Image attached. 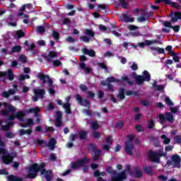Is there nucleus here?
I'll return each instance as SVG.
<instances>
[{
  "instance_id": "obj_18",
  "label": "nucleus",
  "mask_w": 181,
  "mask_h": 181,
  "mask_svg": "<svg viewBox=\"0 0 181 181\" xmlns=\"http://www.w3.org/2000/svg\"><path fill=\"white\" fill-rule=\"evenodd\" d=\"M42 175H44V177L46 181H52L53 177V172H52L51 170H46V168H45V171Z\"/></svg>"
},
{
  "instance_id": "obj_35",
  "label": "nucleus",
  "mask_w": 181,
  "mask_h": 181,
  "mask_svg": "<svg viewBox=\"0 0 181 181\" xmlns=\"http://www.w3.org/2000/svg\"><path fill=\"white\" fill-rule=\"evenodd\" d=\"M142 11V16H144L148 21V19H149V18H151V16H152V15H153V12H148L145 10H141Z\"/></svg>"
},
{
  "instance_id": "obj_9",
  "label": "nucleus",
  "mask_w": 181,
  "mask_h": 181,
  "mask_svg": "<svg viewBox=\"0 0 181 181\" xmlns=\"http://www.w3.org/2000/svg\"><path fill=\"white\" fill-rule=\"evenodd\" d=\"M147 159L149 162L159 163V151L149 150Z\"/></svg>"
},
{
  "instance_id": "obj_57",
  "label": "nucleus",
  "mask_w": 181,
  "mask_h": 181,
  "mask_svg": "<svg viewBox=\"0 0 181 181\" xmlns=\"http://www.w3.org/2000/svg\"><path fill=\"white\" fill-rule=\"evenodd\" d=\"M127 138H128V140L126 141V142H129V144H132V142L134 141V135L128 134Z\"/></svg>"
},
{
  "instance_id": "obj_10",
  "label": "nucleus",
  "mask_w": 181,
  "mask_h": 181,
  "mask_svg": "<svg viewBox=\"0 0 181 181\" xmlns=\"http://www.w3.org/2000/svg\"><path fill=\"white\" fill-rule=\"evenodd\" d=\"M181 158L179 155L175 154L171 157V160L168 161V165L173 168H180Z\"/></svg>"
},
{
  "instance_id": "obj_13",
  "label": "nucleus",
  "mask_w": 181,
  "mask_h": 181,
  "mask_svg": "<svg viewBox=\"0 0 181 181\" xmlns=\"http://www.w3.org/2000/svg\"><path fill=\"white\" fill-rule=\"evenodd\" d=\"M110 176H111V181H122L127 179V173H125V171H122L119 173L117 172L116 175H113Z\"/></svg>"
},
{
  "instance_id": "obj_3",
  "label": "nucleus",
  "mask_w": 181,
  "mask_h": 181,
  "mask_svg": "<svg viewBox=\"0 0 181 181\" xmlns=\"http://www.w3.org/2000/svg\"><path fill=\"white\" fill-rule=\"evenodd\" d=\"M132 77L134 79V81L137 86H142L145 81L149 83L151 81V74L147 70L142 72V75H138L136 72L133 71L132 73Z\"/></svg>"
},
{
  "instance_id": "obj_39",
  "label": "nucleus",
  "mask_w": 181,
  "mask_h": 181,
  "mask_svg": "<svg viewBox=\"0 0 181 181\" xmlns=\"http://www.w3.org/2000/svg\"><path fill=\"white\" fill-rule=\"evenodd\" d=\"M84 33L88 36H90V37H94V35H95V33L93 32V30H90V29L85 30Z\"/></svg>"
},
{
  "instance_id": "obj_1",
  "label": "nucleus",
  "mask_w": 181,
  "mask_h": 181,
  "mask_svg": "<svg viewBox=\"0 0 181 181\" xmlns=\"http://www.w3.org/2000/svg\"><path fill=\"white\" fill-rule=\"evenodd\" d=\"M5 110H1V114L3 117H7L8 121H13L16 118L18 119L21 122H23V119L26 115L24 112L19 111L16 114V108L12 105H9L6 103H4Z\"/></svg>"
},
{
  "instance_id": "obj_63",
  "label": "nucleus",
  "mask_w": 181,
  "mask_h": 181,
  "mask_svg": "<svg viewBox=\"0 0 181 181\" xmlns=\"http://www.w3.org/2000/svg\"><path fill=\"white\" fill-rule=\"evenodd\" d=\"M138 22H145V21H148L144 16H141L139 18H137Z\"/></svg>"
},
{
  "instance_id": "obj_54",
  "label": "nucleus",
  "mask_w": 181,
  "mask_h": 181,
  "mask_svg": "<svg viewBox=\"0 0 181 181\" xmlns=\"http://www.w3.org/2000/svg\"><path fill=\"white\" fill-rule=\"evenodd\" d=\"M33 144L35 145H42V144H45V141L40 139H34Z\"/></svg>"
},
{
  "instance_id": "obj_8",
  "label": "nucleus",
  "mask_w": 181,
  "mask_h": 181,
  "mask_svg": "<svg viewBox=\"0 0 181 181\" xmlns=\"http://www.w3.org/2000/svg\"><path fill=\"white\" fill-rule=\"evenodd\" d=\"M88 162H90V160L87 157H83L76 160V162L72 163L71 168V169H80V168H83V166L88 163Z\"/></svg>"
},
{
  "instance_id": "obj_45",
  "label": "nucleus",
  "mask_w": 181,
  "mask_h": 181,
  "mask_svg": "<svg viewBox=\"0 0 181 181\" xmlns=\"http://www.w3.org/2000/svg\"><path fill=\"white\" fill-rule=\"evenodd\" d=\"M86 94L88 95V98H90L91 100L94 99L95 97V93L92 91H86Z\"/></svg>"
},
{
  "instance_id": "obj_52",
  "label": "nucleus",
  "mask_w": 181,
  "mask_h": 181,
  "mask_svg": "<svg viewBox=\"0 0 181 181\" xmlns=\"http://www.w3.org/2000/svg\"><path fill=\"white\" fill-rule=\"evenodd\" d=\"M6 138H8V139H12V138H15V134L11 132H8L5 134Z\"/></svg>"
},
{
  "instance_id": "obj_43",
  "label": "nucleus",
  "mask_w": 181,
  "mask_h": 181,
  "mask_svg": "<svg viewBox=\"0 0 181 181\" xmlns=\"http://www.w3.org/2000/svg\"><path fill=\"white\" fill-rule=\"evenodd\" d=\"M164 98L167 105H169L170 107H172V105H173V102H172V100H170V98H169V97L165 96Z\"/></svg>"
},
{
  "instance_id": "obj_59",
  "label": "nucleus",
  "mask_w": 181,
  "mask_h": 181,
  "mask_svg": "<svg viewBox=\"0 0 181 181\" xmlns=\"http://www.w3.org/2000/svg\"><path fill=\"white\" fill-rule=\"evenodd\" d=\"M104 98V91L100 90H98V98L99 100H101V98Z\"/></svg>"
},
{
  "instance_id": "obj_22",
  "label": "nucleus",
  "mask_w": 181,
  "mask_h": 181,
  "mask_svg": "<svg viewBox=\"0 0 181 181\" xmlns=\"http://www.w3.org/2000/svg\"><path fill=\"white\" fill-rule=\"evenodd\" d=\"M171 21L172 22H177L179 19H181V13L180 12H175L170 13Z\"/></svg>"
},
{
  "instance_id": "obj_5",
  "label": "nucleus",
  "mask_w": 181,
  "mask_h": 181,
  "mask_svg": "<svg viewBox=\"0 0 181 181\" xmlns=\"http://www.w3.org/2000/svg\"><path fill=\"white\" fill-rule=\"evenodd\" d=\"M75 98L78 104H80L82 107H86L88 108L85 109L83 112H86L87 115L91 117V115H93V112H91V110H90V107H91V102H90L87 98L83 99V96H81L80 94H76L75 95Z\"/></svg>"
},
{
  "instance_id": "obj_34",
  "label": "nucleus",
  "mask_w": 181,
  "mask_h": 181,
  "mask_svg": "<svg viewBox=\"0 0 181 181\" xmlns=\"http://www.w3.org/2000/svg\"><path fill=\"white\" fill-rule=\"evenodd\" d=\"M123 21L124 22H126V23H128V22H130V23H132L134 22V18L132 17V18H129V16H128V14H123Z\"/></svg>"
},
{
  "instance_id": "obj_44",
  "label": "nucleus",
  "mask_w": 181,
  "mask_h": 181,
  "mask_svg": "<svg viewBox=\"0 0 181 181\" xmlns=\"http://www.w3.org/2000/svg\"><path fill=\"white\" fill-rule=\"evenodd\" d=\"M161 139H163V142L165 144V145L170 143V139L166 137V135H163L161 136Z\"/></svg>"
},
{
  "instance_id": "obj_23",
  "label": "nucleus",
  "mask_w": 181,
  "mask_h": 181,
  "mask_svg": "<svg viewBox=\"0 0 181 181\" xmlns=\"http://www.w3.org/2000/svg\"><path fill=\"white\" fill-rule=\"evenodd\" d=\"M13 125H14V123L13 120H11V122H7L6 125H1V131H4V132L9 131L11 127H13Z\"/></svg>"
},
{
  "instance_id": "obj_21",
  "label": "nucleus",
  "mask_w": 181,
  "mask_h": 181,
  "mask_svg": "<svg viewBox=\"0 0 181 181\" xmlns=\"http://www.w3.org/2000/svg\"><path fill=\"white\" fill-rule=\"evenodd\" d=\"M79 139H81L83 141H87L88 138L87 137V135H88V132L83 130H80L78 133Z\"/></svg>"
},
{
  "instance_id": "obj_50",
  "label": "nucleus",
  "mask_w": 181,
  "mask_h": 181,
  "mask_svg": "<svg viewBox=\"0 0 181 181\" xmlns=\"http://www.w3.org/2000/svg\"><path fill=\"white\" fill-rule=\"evenodd\" d=\"M98 65L99 66V67H100L101 69H103L104 70H105L106 71H108V67L107 66V65H105V63L103 62H100L98 64Z\"/></svg>"
},
{
  "instance_id": "obj_28",
  "label": "nucleus",
  "mask_w": 181,
  "mask_h": 181,
  "mask_svg": "<svg viewBox=\"0 0 181 181\" xmlns=\"http://www.w3.org/2000/svg\"><path fill=\"white\" fill-rule=\"evenodd\" d=\"M143 169L145 173H146L147 175H149L150 176H152V175H153V170H152L151 166H144Z\"/></svg>"
},
{
  "instance_id": "obj_64",
  "label": "nucleus",
  "mask_w": 181,
  "mask_h": 181,
  "mask_svg": "<svg viewBox=\"0 0 181 181\" xmlns=\"http://www.w3.org/2000/svg\"><path fill=\"white\" fill-rule=\"evenodd\" d=\"M176 144H181V136H177L175 138Z\"/></svg>"
},
{
  "instance_id": "obj_30",
  "label": "nucleus",
  "mask_w": 181,
  "mask_h": 181,
  "mask_svg": "<svg viewBox=\"0 0 181 181\" xmlns=\"http://www.w3.org/2000/svg\"><path fill=\"white\" fill-rule=\"evenodd\" d=\"M90 128L93 129V131H97L98 128H100V124H98V122L93 121L90 122Z\"/></svg>"
},
{
  "instance_id": "obj_40",
  "label": "nucleus",
  "mask_w": 181,
  "mask_h": 181,
  "mask_svg": "<svg viewBox=\"0 0 181 181\" xmlns=\"http://www.w3.org/2000/svg\"><path fill=\"white\" fill-rule=\"evenodd\" d=\"M125 95H128V96H129V95H139L138 92H135L132 90H126L125 91Z\"/></svg>"
},
{
  "instance_id": "obj_46",
  "label": "nucleus",
  "mask_w": 181,
  "mask_h": 181,
  "mask_svg": "<svg viewBox=\"0 0 181 181\" xmlns=\"http://www.w3.org/2000/svg\"><path fill=\"white\" fill-rule=\"evenodd\" d=\"M52 37L55 40H59L60 39V34L57 31H53L52 32Z\"/></svg>"
},
{
  "instance_id": "obj_58",
  "label": "nucleus",
  "mask_w": 181,
  "mask_h": 181,
  "mask_svg": "<svg viewBox=\"0 0 181 181\" xmlns=\"http://www.w3.org/2000/svg\"><path fill=\"white\" fill-rule=\"evenodd\" d=\"M105 141L107 145H112V137L111 136H108Z\"/></svg>"
},
{
  "instance_id": "obj_53",
  "label": "nucleus",
  "mask_w": 181,
  "mask_h": 181,
  "mask_svg": "<svg viewBox=\"0 0 181 181\" xmlns=\"http://www.w3.org/2000/svg\"><path fill=\"white\" fill-rule=\"evenodd\" d=\"M171 56L173 57L174 62H179L180 57H179V55L173 52V54H171Z\"/></svg>"
},
{
  "instance_id": "obj_42",
  "label": "nucleus",
  "mask_w": 181,
  "mask_h": 181,
  "mask_svg": "<svg viewBox=\"0 0 181 181\" xmlns=\"http://www.w3.org/2000/svg\"><path fill=\"white\" fill-rule=\"evenodd\" d=\"M36 29L38 33H45V32H46V28L42 25L37 26Z\"/></svg>"
},
{
  "instance_id": "obj_20",
  "label": "nucleus",
  "mask_w": 181,
  "mask_h": 181,
  "mask_svg": "<svg viewBox=\"0 0 181 181\" xmlns=\"http://www.w3.org/2000/svg\"><path fill=\"white\" fill-rule=\"evenodd\" d=\"M82 52L83 54H87L90 57H95V51L94 49H88L87 48H83Z\"/></svg>"
},
{
  "instance_id": "obj_55",
  "label": "nucleus",
  "mask_w": 181,
  "mask_h": 181,
  "mask_svg": "<svg viewBox=\"0 0 181 181\" xmlns=\"http://www.w3.org/2000/svg\"><path fill=\"white\" fill-rule=\"evenodd\" d=\"M102 148L103 149H104V151H106L107 152H110V149H111L110 144H103Z\"/></svg>"
},
{
  "instance_id": "obj_15",
  "label": "nucleus",
  "mask_w": 181,
  "mask_h": 181,
  "mask_svg": "<svg viewBox=\"0 0 181 181\" xmlns=\"http://www.w3.org/2000/svg\"><path fill=\"white\" fill-rule=\"evenodd\" d=\"M124 146V151L127 155H134V151H135V146H134L133 143L125 142Z\"/></svg>"
},
{
  "instance_id": "obj_24",
  "label": "nucleus",
  "mask_w": 181,
  "mask_h": 181,
  "mask_svg": "<svg viewBox=\"0 0 181 181\" xmlns=\"http://www.w3.org/2000/svg\"><path fill=\"white\" fill-rule=\"evenodd\" d=\"M117 98L122 101V100H125V88H120L119 90V94L117 95Z\"/></svg>"
},
{
  "instance_id": "obj_32",
  "label": "nucleus",
  "mask_w": 181,
  "mask_h": 181,
  "mask_svg": "<svg viewBox=\"0 0 181 181\" xmlns=\"http://www.w3.org/2000/svg\"><path fill=\"white\" fill-rule=\"evenodd\" d=\"M121 81L127 83L129 86H134V81H130L128 76H122L121 78Z\"/></svg>"
},
{
  "instance_id": "obj_7",
  "label": "nucleus",
  "mask_w": 181,
  "mask_h": 181,
  "mask_svg": "<svg viewBox=\"0 0 181 181\" xmlns=\"http://www.w3.org/2000/svg\"><path fill=\"white\" fill-rule=\"evenodd\" d=\"M33 93L35 95L32 97V100L34 103L39 101V99L43 100V98H45V95H46V90L43 88H35L33 90Z\"/></svg>"
},
{
  "instance_id": "obj_49",
  "label": "nucleus",
  "mask_w": 181,
  "mask_h": 181,
  "mask_svg": "<svg viewBox=\"0 0 181 181\" xmlns=\"http://www.w3.org/2000/svg\"><path fill=\"white\" fill-rule=\"evenodd\" d=\"M152 87L155 91H159V85H158V81H154Z\"/></svg>"
},
{
  "instance_id": "obj_51",
  "label": "nucleus",
  "mask_w": 181,
  "mask_h": 181,
  "mask_svg": "<svg viewBox=\"0 0 181 181\" xmlns=\"http://www.w3.org/2000/svg\"><path fill=\"white\" fill-rule=\"evenodd\" d=\"M80 39H81V40H82L85 43H88V42H90V37H88L87 36L81 35L80 37Z\"/></svg>"
},
{
  "instance_id": "obj_4",
  "label": "nucleus",
  "mask_w": 181,
  "mask_h": 181,
  "mask_svg": "<svg viewBox=\"0 0 181 181\" xmlns=\"http://www.w3.org/2000/svg\"><path fill=\"white\" fill-rule=\"evenodd\" d=\"M37 77L42 82V84H46L47 83L49 94H50V95H54V94H56V90L54 89V86H53V79L50 78L49 75H45L43 73H40Z\"/></svg>"
},
{
  "instance_id": "obj_60",
  "label": "nucleus",
  "mask_w": 181,
  "mask_h": 181,
  "mask_svg": "<svg viewBox=\"0 0 181 181\" xmlns=\"http://www.w3.org/2000/svg\"><path fill=\"white\" fill-rule=\"evenodd\" d=\"M135 128L137 130V132H144V128H142L141 124L136 125Z\"/></svg>"
},
{
  "instance_id": "obj_48",
  "label": "nucleus",
  "mask_w": 181,
  "mask_h": 181,
  "mask_svg": "<svg viewBox=\"0 0 181 181\" xmlns=\"http://www.w3.org/2000/svg\"><path fill=\"white\" fill-rule=\"evenodd\" d=\"M52 63L54 67H60V66H62V62L59 59L54 60Z\"/></svg>"
},
{
  "instance_id": "obj_47",
  "label": "nucleus",
  "mask_w": 181,
  "mask_h": 181,
  "mask_svg": "<svg viewBox=\"0 0 181 181\" xmlns=\"http://www.w3.org/2000/svg\"><path fill=\"white\" fill-rule=\"evenodd\" d=\"M107 83L111 84V83H115L117 80L114 76H110L106 79Z\"/></svg>"
},
{
  "instance_id": "obj_41",
  "label": "nucleus",
  "mask_w": 181,
  "mask_h": 181,
  "mask_svg": "<svg viewBox=\"0 0 181 181\" xmlns=\"http://www.w3.org/2000/svg\"><path fill=\"white\" fill-rule=\"evenodd\" d=\"M119 2L122 6V8H124V9H128V4L125 0H119Z\"/></svg>"
},
{
  "instance_id": "obj_27",
  "label": "nucleus",
  "mask_w": 181,
  "mask_h": 181,
  "mask_svg": "<svg viewBox=\"0 0 181 181\" xmlns=\"http://www.w3.org/2000/svg\"><path fill=\"white\" fill-rule=\"evenodd\" d=\"M162 1L168 5H171L173 8H176L177 9H179L180 8L179 4L175 2H172V0H162Z\"/></svg>"
},
{
  "instance_id": "obj_62",
  "label": "nucleus",
  "mask_w": 181,
  "mask_h": 181,
  "mask_svg": "<svg viewBox=\"0 0 181 181\" xmlns=\"http://www.w3.org/2000/svg\"><path fill=\"white\" fill-rule=\"evenodd\" d=\"M19 59L22 63H26V57L25 55H23V54L20 55Z\"/></svg>"
},
{
  "instance_id": "obj_17",
  "label": "nucleus",
  "mask_w": 181,
  "mask_h": 181,
  "mask_svg": "<svg viewBox=\"0 0 181 181\" xmlns=\"http://www.w3.org/2000/svg\"><path fill=\"white\" fill-rule=\"evenodd\" d=\"M43 57L44 59H46L48 63H52V62H53V59H54V57H57V52L54 51H50L47 55L44 56Z\"/></svg>"
},
{
  "instance_id": "obj_11",
  "label": "nucleus",
  "mask_w": 181,
  "mask_h": 181,
  "mask_svg": "<svg viewBox=\"0 0 181 181\" xmlns=\"http://www.w3.org/2000/svg\"><path fill=\"white\" fill-rule=\"evenodd\" d=\"M13 153H8V151L6 150V153L1 156V160L4 165H9L13 162Z\"/></svg>"
},
{
  "instance_id": "obj_61",
  "label": "nucleus",
  "mask_w": 181,
  "mask_h": 181,
  "mask_svg": "<svg viewBox=\"0 0 181 181\" xmlns=\"http://www.w3.org/2000/svg\"><path fill=\"white\" fill-rule=\"evenodd\" d=\"M130 36H141V33H139V31L136 30L134 32L130 33Z\"/></svg>"
},
{
  "instance_id": "obj_56",
  "label": "nucleus",
  "mask_w": 181,
  "mask_h": 181,
  "mask_svg": "<svg viewBox=\"0 0 181 181\" xmlns=\"http://www.w3.org/2000/svg\"><path fill=\"white\" fill-rule=\"evenodd\" d=\"M79 88H81V91L85 92V93L86 91H88V90H88V88L87 87V86H86L84 84H81L79 86Z\"/></svg>"
},
{
  "instance_id": "obj_31",
  "label": "nucleus",
  "mask_w": 181,
  "mask_h": 181,
  "mask_svg": "<svg viewBox=\"0 0 181 181\" xmlns=\"http://www.w3.org/2000/svg\"><path fill=\"white\" fill-rule=\"evenodd\" d=\"M107 173H109V175H111V176H113V175H117V171L112 169V166H109L106 168Z\"/></svg>"
},
{
  "instance_id": "obj_33",
  "label": "nucleus",
  "mask_w": 181,
  "mask_h": 181,
  "mask_svg": "<svg viewBox=\"0 0 181 181\" xmlns=\"http://www.w3.org/2000/svg\"><path fill=\"white\" fill-rule=\"evenodd\" d=\"M48 148H51V149H54L56 148V139H51V140L49 141Z\"/></svg>"
},
{
  "instance_id": "obj_19",
  "label": "nucleus",
  "mask_w": 181,
  "mask_h": 181,
  "mask_svg": "<svg viewBox=\"0 0 181 181\" xmlns=\"http://www.w3.org/2000/svg\"><path fill=\"white\" fill-rule=\"evenodd\" d=\"M155 43H158V41L146 40L144 42L139 43V47H145V46H151V45H155Z\"/></svg>"
},
{
  "instance_id": "obj_29",
  "label": "nucleus",
  "mask_w": 181,
  "mask_h": 181,
  "mask_svg": "<svg viewBox=\"0 0 181 181\" xmlns=\"http://www.w3.org/2000/svg\"><path fill=\"white\" fill-rule=\"evenodd\" d=\"M63 107L65 110V112H66L68 115L71 114V108L70 103H66L63 105Z\"/></svg>"
},
{
  "instance_id": "obj_25",
  "label": "nucleus",
  "mask_w": 181,
  "mask_h": 181,
  "mask_svg": "<svg viewBox=\"0 0 181 181\" xmlns=\"http://www.w3.org/2000/svg\"><path fill=\"white\" fill-rule=\"evenodd\" d=\"M7 180L8 181H23V178L21 177H16L13 175H10L7 176Z\"/></svg>"
},
{
  "instance_id": "obj_6",
  "label": "nucleus",
  "mask_w": 181,
  "mask_h": 181,
  "mask_svg": "<svg viewBox=\"0 0 181 181\" xmlns=\"http://www.w3.org/2000/svg\"><path fill=\"white\" fill-rule=\"evenodd\" d=\"M88 149L90 151V155L93 162H97L101 158V149L97 148L95 144L90 143L88 144Z\"/></svg>"
},
{
  "instance_id": "obj_37",
  "label": "nucleus",
  "mask_w": 181,
  "mask_h": 181,
  "mask_svg": "<svg viewBox=\"0 0 181 181\" xmlns=\"http://www.w3.org/2000/svg\"><path fill=\"white\" fill-rule=\"evenodd\" d=\"M134 172H135V177H142V173L139 170V167H135Z\"/></svg>"
},
{
  "instance_id": "obj_12",
  "label": "nucleus",
  "mask_w": 181,
  "mask_h": 181,
  "mask_svg": "<svg viewBox=\"0 0 181 181\" xmlns=\"http://www.w3.org/2000/svg\"><path fill=\"white\" fill-rule=\"evenodd\" d=\"M159 119L161 124H163L165 121H168V122H173V121H175V117L172 113L167 112L165 115H159Z\"/></svg>"
},
{
  "instance_id": "obj_38",
  "label": "nucleus",
  "mask_w": 181,
  "mask_h": 181,
  "mask_svg": "<svg viewBox=\"0 0 181 181\" xmlns=\"http://www.w3.org/2000/svg\"><path fill=\"white\" fill-rule=\"evenodd\" d=\"M16 35L18 39H21V37H25V32L22 30H18L16 31Z\"/></svg>"
},
{
  "instance_id": "obj_36",
  "label": "nucleus",
  "mask_w": 181,
  "mask_h": 181,
  "mask_svg": "<svg viewBox=\"0 0 181 181\" xmlns=\"http://www.w3.org/2000/svg\"><path fill=\"white\" fill-rule=\"evenodd\" d=\"M22 50V47L20 45H16L12 47L11 53H19Z\"/></svg>"
},
{
  "instance_id": "obj_16",
  "label": "nucleus",
  "mask_w": 181,
  "mask_h": 181,
  "mask_svg": "<svg viewBox=\"0 0 181 181\" xmlns=\"http://www.w3.org/2000/svg\"><path fill=\"white\" fill-rule=\"evenodd\" d=\"M8 77V80H10V81H13L15 76H13V72L12 71V69H8L7 72H3V71H0V77H5L6 76Z\"/></svg>"
},
{
  "instance_id": "obj_14",
  "label": "nucleus",
  "mask_w": 181,
  "mask_h": 181,
  "mask_svg": "<svg viewBox=\"0 0 181 181\" xmlns=\"http://www.w3.org/2000/svg\"><path fill=\"white\" fill-rule=\"evenodd\" d=\"M56 119H55V127L57 128H60L62 125H63V122L62 121V118H63V113L59 110H57L55 112Z\"/></svg>"
},
{
  "instance_id": "obj_2",
  "label": "nucleus",
  "mask_w": 181,
  "mask_h": 181,
  "mask_svg": "<svg viewBox=\"0 0 181 181\" xmlns=\"http://www.w3.org/2000/svg\"><path fill=\"white\" fill-rule=\"evenodd\" d=\"M45 163H41L40 165L37 163L31 164L28 169L27 177L29 179H35L37 177V173L40 172L41 175L45 173Z\"/></svg>"
},
{
  "instance_id": "obj_26",
  "label": "nucleus",
  "mask_w": 181,
  "mask_h": 181,
  "mask_svg": "<svg viewBox=\"0 0 181 181\" xmlns=\"http://www.w3.org/2000/svg\"><path fill=\"white\" fill-rule=\"evenodd\" d=\"M39 110L37 107H30L28 110H27V112H29L30 114H35V117H39Z\"/></svg>"
}]
</instances>
